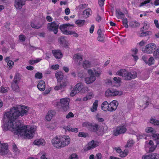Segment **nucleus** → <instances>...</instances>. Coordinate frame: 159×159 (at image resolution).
Here are the masks:
<instances>
[{"label": "nucleus", "mask_w": 159, "mask_h": 159, "mask_svg": "<svg viewBox=\"0 0 159 159\" xmlns=\"http://www.w3.org/2000/svg\"><path fill=\"white\" fill-rule=\"evenodd\" d=\"M13 149L15 152L16 154H18L20 153V151L18 149L16 145H13Z\"/></svg>", "instance_id": "nucleus-47"}, {"label": "nucleus", "mask_w": 159, "mask_h": 159, "mask_svg": "<svg viewBox=\"0 0 159 159\" xmlns=\"http://www.w3.org/2000/svg\"><path fill=\"white\" fill-rule=\"evenodd\" d=\"M2 127L4 131L10 130L15 134L24 135L27 139H31L35 131L33 127L23 125V123L19 120L13 123V120L4 114L2 120Z\"/></svg>", "instance_id": "nucleus-1"}, {"label": "nucleus", "mask_w": 159, "mask_h": 159, "mask_svg": "<svg viewBox=\"0 0 159 159\" xmlns=\"http://www.w3.org/2000/svg\"><path fill=\"white\" fill-rule=\"evenodd\" d=\"M70 26H74V24L69 23L63 24L60 25L59 29L64 34L69 35V33L70 31L67 30V27Z\"/></svg>", "instance_id": "nucleus-9"}, {"label": "nucleus", "mask_w": 159, "mask_h": 159, "mask_svg": "<svg viewBox=\"0 0 159 159\" xmlns=\"http://www.w3.org/2000/svg\"><path fill=\"white\" fill-rule=\"evenodd\" d=\"M128 152L127 151L125 150L124 152H122L120 154V156L122 157H125L128 155Z\"/></svg>", "instance_id": "nucleus-46"}, {"label": "nucleus", "mask_w": 159, "mask_h": 159, "mask_svg": "<svg viewBox=\"0 0 159 159\" xmlns=\"http://www.w3.org/2000/svg\"><path fill=\"white\" fill-rule=\"evenodd\" d=\"M116 17L118 19H122L125 16L124 14L121 12L120 9H117L116 11Z\"/></svg>", "instance_id": "nucleus-26"}, {"label": "nucleus", "mask_w": 159, "mask_h": 159, "mask_svg": "<svg viewBox=\"0 0 159 159\" xmlns=\"http://www.w3.org/2000/svg\"><path fill=\"white\" fill-rule=\"evenodd\" d=\"M29 107L25 106L19 105L13 107L9 111L6 112L5 114L10 117L13 121L14 119H17L20 116H23L24 114H28Z\"/></svg>", "instance_id": "nucleus-2"}, {"label": "nucleus", "mask_w": 159, "mask_h": 159, "mask_svg": "<svg viewBox=\"0 0 159 159\" xmlns=\"http://www.w3.org/2000/svg\"><path fill=\"white\" fill-rule=\"evenodd\" d=\"M104 39L103 36L101 35H99L98 38V40L99 41H102Z\"/></svg>", "instance_id": "nucleus-60"}, {"label": "nucleus", "mask_w": 159, "mask_h": 159, "mask_svg": "<svg viewBox=\"0 0 159 159\" xmlns=\"http://www.w3.org/2000/svg\"><path fill=\"white\" fill-rule=\"evenodd\" d=\"M85 22V20H77L75 21L76 24L78 25L79 26H82L84 24Z\"/></svg>", "instance_id": "nucleus-35"}, {"label": "nucleus", "mask_w": 159, "mask_h": 159, "mask_svg": "<svg viewBox=\"0 0 159 159\" xmlns=\"http://www.w3.org/2000/svg\"><path fill=\"white\" fill-rule=\"evenodd\" d=\"M87 134L84 132H79L78 136L79 137H86L87 136Z\"/></svg>", "instance_id": "nucleus-52"}, {"label": "nucleus", "mask_w": 159, "mask_h": 159, "mask_svg": "<svg viewBox=\"0 0 159 159\" xmlns=\"http://www.w3.org/2000/svg\"><path fill=\"white\" fill-rule=\"evenodd\" d=\"M149 144L151 146L149 148V151L153 152L155 149L156 147L154 146L153 142L152 141L150 140L149 142Z\"/></svg>", "instance_id": "nucleus-37"}, {"label": "nucleus", "mask_w": 159, "mask_h": 159, "mask_svg": "<svg viewBox=\"0 0 159 159\" xmlns=\"http://www.w3.org/2000/svg\"><path fill=\"white\" fill-rule=\"evenodd\" d=\"M113 80L114 81H116L117 83H119L121 82V79L119 77L117 78L116 77H114L113 78Z\"/></svg>", "instance_id": "nucleus-57"}, {"label": "nucleus", "mask_w": 159, "mask_h": 159, "mask_svg": "<svg viewBox=\"0 0 159 159\" xmlns=\"http://www.w3.org/2000/svg\"><path fill=\"white\" fill-rule=\"evenodd\" d=\"M105 0H98V3L100 7L104 5Z\"/></svg>", "instance_id": "nucleus-63"}, {"label": "nucleus", "mask_w": 159, "mask_h": 159, "mask_svg": "<svg viewBox=\"0 0 159 159\" xmlns=\"http://www.w3.org/2000/svg\"><path fill=\"white\" fill-rule=\"evenodd\" d=\"M150 122L152 124L156 126L159 125V120L156 119L154 117H151L150 120Z\"/></svg>", "instance_id": "nucleus-27"}, {"label": "nucleus", "mask_w": 159, "mask_h": 159, "mask_svg": "<svg viewBox=\"0 0 159 159\" xmlns=\"http://www.w3.org/2000/svg\"><path fill=\"white\" fill-rule=\"evenodd\" d=\"M101 107L102 109L104 111H109L110 109L109 104L106 101L103 102L101 105Z\"/></svg>", "instance_id": "nucleus-21"}, {"label": "nucleus", "mask_w": 159, "mask_h": 159, "mask_svg": "<svg viewBox=\"0 0 159 159\" xmlns=\"http://www.w3.org/2000/svg\"><path fill=\"white\" fill-rule=\"evenodd\" d=\"M75 58L77 60H79L80 61H81L83 59V56H81L77 54L75 55Z\"/></svg>", "instance_id": "nucleus-48"}, {"label": "nucleus", "mask_w": 159, "mask_h": 159, "mask_svg": "<svg viewBox=\"0 0 159 159\" xmlns=\"http://www.w3.org/2000/svg\"><path fill=\"white\" fill-rule=\"evenodd\" d=\"M154 59L152 57H151L147 61L146 64L149 66H151L154 63Z\"/></svg>", "instance_id": "nucleus-38"}, {"label": "nucleus", "mask_w": 159, "mask_h": 159, "mask_svg": "<svg viewBox=\"0 0 159 159\" xmlns=\"http://www.w3.org/2000/svg\"><path fill=\"white\" fill-rule=\"evenodd\" d=\"M59 42L62 45H63L65 48L67 47V42L66 41L64 37L61 36L59 39Z\"/></svg>", "instance_id": "nucleus-30"}, {"label": "nucleus", "mask_w": 159, "mask_h": 159, "mask_svg": "<svg viewBox=\"0 0 159 159\" xmlns=\"http://www.w3.org/2000/svg\"><path fill=\"white\" fill-rule=\"evenodd\" d=\"M116 74L122 76L124 79L126 80H129L135 78L137 76V73L136 71L132 72L126 71L125 69H121L118 71Z\"/></svg>", "instance_id": "nucleus-3"}, {"label": "nucleus", "mask_w": 159, "mask_h": 159, "mask_svg": "<svg viewBox=\"0 0 159 159\" xmlns=\"http://www.w3.org/2000/svg\"><path fill=\"white\" fill-rule=\"evenodd\" d=\"M151 34V32L149 31H147L145 32L141 33L140 34V37H143L145 36H147L150 35Z\"/></svg>", "instance_id": "nucleus-39"}, {"label": "nucleus", "mask_w": 159, "mask_h": 159, "mask_svg": "<svg viewBox=\"0 0 159 159\" xmlns=\"http://www.w3.org/2000/svg\"><path fill=\"white\" fill-rule=\"evenodd\" d=\"M62 140L61 137L59 136V138L56 136L52 140V143L54 147L57 148H61L66 146L67 144L63 142Z\"/></svg>", "instance_id": "nucleus-4"}, {"label": "nucleus", "mask_w": 159, "mask_h": 159, "mask_svg": "<svg viewBox=\"0 0 159 159\" xmlns=\"http://www.w3.org/2000/svg\"><path fill=\"white\" fill-rule=\"evenodd\" d=\"M122 93L121 91H117L113 89H108L105 93V95L107 97L111 96H116V95H120Z\"/></svg>", "instance_id": "nucleus-8"}, {"label": "nucleus", "mask_w": 159, "mask_h": 159, "mask_svg": "<svg viewBox=\"0 0 159 159\" xmlns=\"http://www.w3.org/2000/svg\"><path fill=\"white\" fill-rule=\"evenodd\" d=\"M64 129H65L66 130H67L69 132H74L75 133H77L78 131V129L77 128H73L70 125H68L67 126H65Z\"/></svg>", "instance_id": "nucleus-23"}, {"label": "nucleus", "mask_w": 159, "mask_h": 159, "mask_svg": "<svg viewBox=\"0 0 159 159\" xmlns=\"http://www.w3.org/2000/svg\"><path fill=\"white\" fill-rule=\"evenodd\" d=\"M54 89L55 90H58L59 89H62L60 84H59V83L58 84V82L57 85L56 86L54 87Z\"/></svg>", "instance_id": "nucleus-58"}, {"label": "nucleus", "mask_w": 159, "mask_h": 159, "mask_svg": "<svg viewBox=\"0 0 159 159\" xmlns=\"http://www.w3.org/2000/svg\"><path fill=\"white\" fill-rule=\"evenodd\" d=\"M19 39L22 42L25 41V36L23 34L20 35L19 36Z\"/></svg>", "instance_id": "nucleus-51"}, {"label": "nucleus", "mask_w": 159, "mask_h": 159, "mask_svg": "<svg viewBox=\"0 0 159 159\" xmlns=\"http://www.w3.org/2000/svg\"><path fill=\"white\" fill-rule=\"evenodd\" d=\"M7 65L9 66V68L11 69L14 65V62L10 60L7 62Z\"/></svg>", "instance_id": "nucleus-53"}, {"label": "nucleus", "mask_w": 159, "mask_h": 159, "mask_svg": "<svg viewBox=\"0 0 159 159\" xmlns=\"http://www.w3.org/2000/svg\"><path fill=\"white\" fill-rule=\"evenodd\" d=\"M126 131V129L124 126L117 127L115 130L113 131V135L117 136L121 134L124 133Z\"/></svg>", "instance_id": "nucleus-12"}, {"label": "nucleus", "mask_w": 159, "mask_h": 159, "mask_svg": "<svg viewBox=\"0 0 159 159\" xmlns=\"http://www.w3.org/2000/svg\"><path fill=\"white\" fill-rule=\"evenodd\" d=\"M142 159H159V154L157 153H153L148 155L143 156Z\"/></svg>", "instance_id": "nucleus-16"}, {"label": "nucleus", "mask_w": 159, "mask_h": 159, "mask_svg": "<svg viewBox=\"0 0 159 159\" xmlns=\"http://www.w3.org/2000/svg\"><path fill=\"white\" fill-rule=\"evenodd\" d=\"M37 88L40 91H44L45 89V84L43 80L40 81L38 85Z\"/></svg>", "instance_id": "nucleus-20"}, {"label": "nucleus", "mask_w": 159, "mask_h": 159, "mask_svg": "<svg viewBox=\"0 0 159 159\" xmlns=\"http://www.w3.org/2000/svg\"><path fill=\"white\" fill-rule=\"evenodd\" d=\"M102 157V156L101 153H98L96 154V159H101Z\"/></svg>", "instance_id": "nucleus-64"}, {"label": "nucleus", "mask_w": 159, "mask_h": 159, "mask_svg": "<svg viewBox=\"0 0 159 159\" xmlns=\"http://www.w3.org/2000/svg\"><path fill=\"white\" fill-rule=\"evenodd\" d=\"M91 9L89 8L83 11V14L84 16L87 18L89 16L91 13Z\"/></svg>", "instance_id": "nucleus-31"}, {"label": "nucleus", "mask_w": 159, "mask_h": 159, "mask_svg": "<svg viewBox=\"0 0 159 159\" xmlns=\"http://www.w3.org/2000/svg\"><path fill=\"white\" fill-rule=\"evenodd\" d=\"M118 105V102L116 100H114L109 104L110 109L109 111H115Z\"/></svg>", "instance_id": "nucleus-14"}, {"label": "nucleus", "mask_w": 159, "mask_h": 159, "mask_svg": "<svg viewBox=\"0 0 159 159\" xmlns=\"http://www.w3.org/2000/svg\"><path fill=\"white\" fill-rule=\"evenodd\" d=\"M55 115V112L53 111H50L48 112V115L46 116V119L48 121H50L52 117Z\"/></svg>", "instance_id": "nucleus-22"}, {"label": "nucleus", "mask_w": 159, "mask_h": 159, "mask_svg": "<svg viewBox=\"0 0 159 159\" xmlns=\"http://www.w3.org/2000/svg\"><path fill=\"white\" fill-rule=\"evenodd\" d=\"M34 143L35 145L38 146H40V145H43L45 144L44 140L42 139L35 140L34 141Z\"/></svg>", "instance_id": "nucleus-28"}, {"label": "nucleus", "mask_w": 159, "mask_h": 159, "mask_svg": "<svg viewBox=\"0 0 159 159\" xmlns=\"http://www.w3.org/2000/svg\"><path fill=\"white\" fill-rule=\"evenodd\" d=\"M88 73L90 76V77L85 78V82L87 84H89L94 82L96 79L94 73L91 69H89L88 71Z\"/></svg>", "instance_id": "nucleus-7"}, {"label": "nucleus", "mask_w": 159, "mask_h": 159, "mask_svg": "<svg viewBox=\"0 0 159 159\" xmlns=\"http://www.w3.org/2000/svg\"><path fill=\"white\" fill-rule=\"evenodd\" d=\"M69 34H73V36L75 37H77L78 36V34L75 31H70L69 33Z\"/></svg>", "instance_id": "nucleus-50"}, {"label": "nucleus", "mask_w": 159, "mask_h": 159, "mask_svg": "<svg viewBox=\"0 0 159 159\" xmlns=\"http://www.w3.org/2000/svg\"><path fill=\"white\" fill-rule=\"evenodd\" d=\"M86 6L87 5L85 4H80L78 6V8L80 9H82L83 8H85L86 7Z\"/></svg>", "instance_id": "nucleus-59"}, {"label": "nucleus", "mask_w": 159, "mask_h": 159, "mask_svg": "<svg viewBox=\"0 0 159 159\" xmlns=\"http://www.w3.org/2000/svg\"><path fill=\"white\" fill-rule=\"evenodd\" d=\"M59 24V22L57 20L48 23L47 25V29L49 31H53L54 34H56L58 32Z\"/></svg>", "instance_id": "nucleus-6"}, {"label": "nucleus", "mask_w": 159, "mask_h": 159, "mask_svg": "<svg viewBox=\"0 0 159 159\" xmlns=\"http://www.w3.org/2000/svg\"><path fill=\"white\" fill-rule=\"evenodd\" d=\"M70 99L68 98H64L60 99V102H57V106H61L64 111H66L69 109V103Z\"/></svg>", "instance_id": "nucleus-5"}, {"label": "nucleus", "mask_w": 159, "mask_h": 159, "mask_svg": "<svg viewBox=\"0 0 159 159\" xmlns=\"http://www.w3.org/2000/svg\"><path fill=\"white\" fill-rule=\"evenodd\" d=\"M58 82L59 83V84H60L62 89L65 88L67 85L66 82L65 81V80H62L61 81H60Z\"/></svg>", "instance_id": "nucleus-43"}, {"label": "nucleus", "mask_w": 159, "mask_h": 159, "mask_svg": "<svg viewBox=\"0 0 159 159\" xmlns=\"http://www.w3.org/2000/svg\"><path fill=\"white\" fill-rule=\"evenodd\" d=\"M31 27L33 28L36 29H38L40 28V26L37 25H36L34 23H31Z\"/></svg>", "instance_id": "nucleus-62"}, {"label": "nucleus", "mask_w": 159, "mask_h": 159, "mask_svg": "<svg viewBox=\"0 0 159 159\" xmlns=\"http://www.w3.org/2000/svg\"><path fill=\"white\" fill-rule=\"evenodd\" d=\"M114 149L116 151V152L118 153H120V154L121 153L122 151H121V150L120 147H115L114 148Z\"/></svg>", "instance_id": "nucleus-61"}, {"label": "nucleus", "mask_w": 159, "mask_h": 159, "mask_svg": "<svg viewBox=\"0 0 159 159\" xmlns=\"http://www.w3.org/2000/svg\"><path fill=\"white\" fill-rule=\"evenodd\" d=\"M61 138L62 140H63L61 141L64 143V144L65 143L66 144H67L66 146L68 145L70 143V139L68 136H63V137H61Z\"/></svg>", "instance_id": "nucleus-25"}, {"label": "nucleus", "mask_w": 159, "mask_h": 159, "mask_svg": "<svg viewBox=\"0 0 159 159\" xmlns=\"http://www.w3.org/2000/svg\"><path fill=\"white\" fill-rule=\"evenodd\" d=\"M145 131L147 133H151L152 135L153 133H155V132H156L155 130L151 127H147L145 129Z\"/></svg>", "instance_id": "nucleus-36"}, {"label": "nucleus", "mask_w": 159, "mask_h": 159, "mask_svg": "<svg viewBox=\"0 0 159 159\" xmlns=\"http://www.w3.org/2000/svg\"><path fill=\"white\" fill-rule=\"evenodd\" d=\"M25 0H15L14 6L16 8L20 9L25 5Z\"/></svg>", "instance_id": "nucleus-15"}, {"label": "nucleus", "mask_w": 159, "mask_h": 159, "mask_svg": "<svg viewBox=\"0 0 159 159\" xmlns=\"http://www.w3.org/2000/svg\"><path fill=\"white\" fill-rule=\"evenodd\" d=\"M52 52L53 56L57 59H59L62 57V53L59 50H53L52 51Z\"/></svg>", "instance_id": "nucleus-17"}, {"label": "nucleus", "mask_w": 159, "mask_h": 159, "mask_svg": "<svg viewBox=\"0 0 159 159\" xmlns=\"http://www.w3.org/2000/svg\"><path fill=\"white\" fill-rule=\"evenodd\" d=\"M83 84L82 83H78L73 88V91H76V93H81L82 90Z\"/></svg>", "instance_id": "nucleus-19"}, {"label": "nucleus", "mask_w": 159, "mask_h": 159, "mask_svg": "<svg viewBox=\"0 0 159 159\" xmlns=\"http://www.w3.org/2000/svg\"><path fill=\"white\" fill-rule=\"evenodd\" d=\"M70 159H78L77 155L75 153L72 154L70 157Z\"/></svg>", "instance_id": "nucleus-54"}, {"label": "nucleus", "mask_w": 159, "mask_h": 159, "mask_svg": "<svg viewBox=\"0 0 159 159\" xmlns=\"http://www.w3.org/2000/svg\"><path fill=\"white\" fill-rule=\"evenodd\" d=\"M123 20V25L125 26V27L126 28H128V25L127 24L128 23V20H127V19L126 18H122Z\"/></svg>", "instance_id": "nucleus-44"}, {"label": "nucleus", "mask_w": 159, "mask_h": 159, "mask_svg": "<svg viewBox=\"0 0 159 159\" xmlns=\"http://www.w3.org/2000/svg\"><path fill=\"white\" fill-rule=\"evenodd\" d=\"M134 143L133 140L132 139H129L126 145L125 146V147H129L131 146Z\"/></svg>", "instance_id": "nucleus-41"}, {"label": "nucleus", "mask_w": 159, "mask_h": 159, "mask_svg": "<svg viewBox=\"0 0 159 159\" xmlns=\"http://www.w3.org/2000/svg\"><path fill=\"white\" fill-rule=\"evenodd\" d=\"M74 116L73 114L71 112H70L66 116V118L69 119L70 117H73Z\"/></svg>", "instance_id": "nucleus-55"}, {"label": "nucleus", "mask_w": 159, "mask_h": 159, "mask_svg": "<svg viewBox=\"0 0 159 159\" xmlns=\"http://www.w3.org/2000/svg\"><path fill=\"white\" fill-rule=\"evenodd\" d=\"M92 63L89 61L85 60L84 61L83 64V67L86 69L88 68H90L91 66Z\"/></svg>", "instance_id": "nucleus-29"}, {"label": "nucleus", "mask_w": 159, "mask_h": 159, "mask_svg": "<svg viewBox=\"0 0 159 159\" xmlns=\"http://www.w3.org/2000/svg\"><path fill=\"white\" fill-rule=\"evenodd\" d=\"M59 67V66L57 64L56 65H52L51 66V68L52 69L57 70L58 69Z\"/></svg>", "instance_id": "nucleus-56"}, {"label": "nucleus", "mask_w": 159, "mask_h": 159, "mask_svg": "<svg viewBox=\"0 0 159 159\" xmlns=\"http://www.w3.org/2000/svg\"><path fill=\"white\" fill-rule=\"evenodd\" d=\"M89 89L87 87H83L81 93H84L89 91Z\"/></svg>", "instance_id": "nucleus-49"}, {"label": "nucleus", "mask_w": 159, "mask_h": 159, "mask_svg": "<svg viewBox=\"0 0 159 159\" xmlns=\"http://www.w3.org/2000/svg\"><path fill=\"white\" fill-rule=\"evenodd\" d=\"M98 100H96L93 106V108H91V110L92 112H94L97 110V107L98 105Z\"/></svg>", "instance_id": "nucleus-33"}, {"label": "nucleus", "mask_w": 159, "mask_h": 159, "mask_svg": "<svg viewBox=\"0 0 159 159\" xmlns=\"http://www.w3.org/2000/svg\"><path fill=\"white\" fill-rule=\"evenodd\" d=\"M140 25V24L137 21L132 22H131L129 25L133 28H135L139 27Z\"/></svg>", "instance_id": "nucleus-34"}, {"label": "nucleus", "mask_w": 159, "mask_h": 159, "mask_svg": "<svg viewBox=\"0 0 159 159\" xmlns=\"http://www.w3.org/2000/svg\"><path fill=\"white\" fill-rule=\"evenodd\" d=\"M11 87L13 91L16 92H18L19 90V87L17 84H11Z\"/></svg>", "instance_id": "nucleus-42"}, {"label": "nucleus", "mask_w": 159, "mask_h": 159, "mask_svg": "<svg viewBox=\"0 0 159 159\" xmlns=\"http://www.w3.org/2000/svg\"><path fill=\"white\" fill-rule=\"evenodd\" d=\"M94 73H95V76L96 77H100L101 73L102 72V69L98 67L94 69L93 70Z\"/></svg>", "instance_id": "nucleus-24"}, {"label": "nucleus", "mask_w": 159, "mask_h": 159, "mask_svg": "<svg viewBox=\"0 0 159 159\" xmlns=\"http://www.w3.org/2000/svg\"><path fill=\"white\" fill-rule=\"evenodd\" d=\"M156 46L153 43H150L147 45L143 51L144 53L150 54L156 48Z\"/></svg>", "instance_id": "nucleus-10"}, {"label": "nucleus", "mask_w": 159, "mask_h": 159, "mask_svg": "<svg viewBox=\"0 0 159 159\" xmlns=\"http://www.w3.org/2000/svg\"><path fill=\"white\" fill-rule=\"evenodd\" d=\"M99 144V143L98 142L92 140L89 143L88 146L87 147V150H89L95 148L98 146Z\"/></svg>", "instance_id": "nucleus-18"}, {"label": "nucleus", "mask_w": 159, "mask_h": 159, "mask_svg": "<svg viewBox=\"0 0 159 159\" xmlns=\"http://www.w3.org/2000/svg\"><path fill=\"white\" fill-rule=\"evenodd\" d=\"M86 127L89 130L93 132H96L98 129L99 125L96 123L92 124L90 122H88L86 124Z\"/></svg>", "instance_id": "nucleus-11"}, {"label": "nucleus", "mask_w": 159, "mask_h": 159, "mask_svg": "<svg viewBox=\"0 0 159 159\" xmlns=\"http://www.w3.org/2000/svg\"><path fill=\"white\" fill-rule=\"evenodd\" d=\"M8 147L5 144H1L0 146V154L4 155L7 154L8 152Z\"/></svg>", "instance_id": "nucleus-13"}, {"label": "nucleus", "mask_w": 159, "mask_h": 159, "mask_svg": "<svg viewBox=\"0 0 159 159\" xmlns=\"http://www.w3.org/2000/svg\"><path fill=\"white\" fill-rule=\"evenodd\" d=\"M55 76L57 79L58 82L62 80L63 77V74L61 72H58L55 74Z\"/></svg>", "instance_id": "nucleus-32"}, {"label": "nucleus", "mask_w": 159, "mask_h": 159, "mask_svg": "<svg viewBox=\"0 0 159 159\" xmlns=\"http://www.w3.org/2000/svg\"><path fill=\"white\" fill-rule=\"evenodd\" d=\"M153 56L155 59L159 58V48H157L154 52Z\"/></svg>", "instance_id": "nucleus-40"}, {"label": "nucleus", "mask_w": 159, "mask_h": 159, "mask_svg": "<svg viewBox=\"0 0 159 159\" xmlns=\"http://www.w3.org/2000/svg\"><path fill=\"white\" fill-rule=\"evenodd\" d=\"M43 77L42 74L39 72L35 74V77L36 79H41Z\"/></svg>", "instance_id": "nucleus-45"}]
</instances>
